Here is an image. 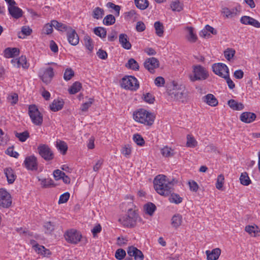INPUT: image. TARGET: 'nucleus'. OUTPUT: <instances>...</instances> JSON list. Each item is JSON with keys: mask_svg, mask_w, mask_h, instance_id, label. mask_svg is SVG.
<instances>
[{"mask_svg": "<svg viewBox=\"0 0 260 260\" xmlns=\"http://www.w3.org/2000/svg\"><path fill=\"white\" fill-rule=\"evenodd\" d=\"M245 231L251 236L256 237L260 236V229L256 225H246L245 228Z\"/></svg>", "mask_w": 260, "mask_h": 260, "instance_id": "21", "label": "nucleus"}, {"mask_svg": "<svg viewBox=\"0 0 260 260\" xmlns=\"http://www.w3.org/2000/svg\"><path fill=\"white\" fill-rule=\"evenodd\" d=\"M6 154L8 155L14 157L15 158H17L19 156V153L16 151H13V147H9L6 151Z\"/></svg>", "mask_w": 260, "mask_h": 260, "instance_id": "62", "label": "nucleus"}, {"mask_svg": "<svg viewBox=\"0 0 260 260\" xmlns=\"http://www.w3.org/2000/svg\"><path fill=\"white\" fill-rule=\"evenodd\" d=\"M155 33L158 37H162L164 34V27L163 24L160 21H156L154 24Z\"/></svg>", "mask_w": 260, "mask_h": 260, "instance_id": "31", "label": "nucleus"}, {"mask_svg": "<svg viewBox=\"0 0 260 260\" xmlns=\"http://www.w3.org/2000/svg\"><path fill=\"white\" fill-rule=\"evenodd\" d=\"M238 10L236 8L230 9L226 7L223 8L221 13L223 14L226 18H232L237 15Z\"/></svg>", "mask_w": 260, "mask_h": 260, "instance_id": "28", "label": "nucleus"}, {"mask_svg": "<svg viewBox=\"0 0 260 260\" xmlns=\"http://www.w3.org/2000/svg\"><path fill=\"white\" fill-rule=\"evenodd\" d=\"M127 254L130 256L134 257L135 260H143L144 255L142 252L134 246H130L127 249Z\"/></svg>", "mask_w": 260, "mask_h": 260, "instance_id": "14", "label": "nucleus"}, {"mask_svg": "<svg viewBox=\"0 0 260 260\" xmlns=\"http://www.w3.org/2000/svg\"><path fill=\"white\" fill-rule=\"evenodd\" d=\"M235 53V51L232 49H227L224 52V55L225 57V58L228 60H230L231 58L233 57Z\"/></svg>", "mask_w": 260, "mask_h": 260, "instance_id": "54", "label": "nucleus"}, {"mask_svg": "<svg viewBox=\"0 0 260 260\" xmlns=\"http://www.w3.org/2000/svg\"><path fill=\"white\" fill-rule=\"evenodd\" d=\"M224 179L223 175L220 174L218 176L216 183V187L218 189L220 190L222 188Z\"/></svg>", "mask_w": 260, "mask_h": 260, "instance_id": "57", "label": "nucleus"}, {"mask_svg": "<svg viewBox=\"0 0 260 260\" xmlns=\"http://www.w3.org/2000/svg\"><path fill=\"white\" fill-rule=\"evenodd\" d=\"M121 86L123 88L136 91L139 88V84L135 77L128 76L122 78Z\"/></svg>", "mask_w": 260, "mask_h": 260, "instance_id": "7", "label": "nucleus"}, {"mask_svg": "<svg viewBox=\"0 0 260 260\" xmlns=\"http://www.w3.org/2000/svg\"><path fill=\"white\" fill-rule=\"evenodd\" d=\"M39 181H41V184L44 188H47L53 184L52 180L49 178L39 179Z\"/></svg>", "mask_w": 260, "mask_h": 260, "instance_id": "53", "label": "nucleus"}, {"mask_svg": "<svg viewBox=\"0 0 260 260\" xmlns=\"http://www.w3.org/2000/svg\"><path fill=\"white\" fill-rule=\"evenodd\" d=\"M161 154L166 157L173 156L174 154V150L167 146L164 147L161 149Z\"/></svg>", "mask_w": 260, "mask_h": 260, "instance_id": "42", "label": "nucleus"}, {"mask_svg": "<svg viewBox=\"0 0 260 260\" xmlns=\"http://www.w3.org/2000/svg\"><path fill=\"white\" fill-rule=\"evenodd\" d=\"M68 40L72 45L76 46L79 42V38L75 30L72 27L67 31Z\"/></svg>", "mask_w": 260, "mask_h": 260, "instance_id": "15", "label": "nucleus"}, {"mask_svg": "<svg viewBox=\"0 0 260 260\" xmlns=\"http://www.w3.org/2000/svg\"><path fill=\"white\" fill-rule=\"evenodd\" d=\"M4 172L8 183L9 184L13 183L16 179V175L14 173V171L11 168H6L4 170Z\"/></svg>", "mask_w": 260, "mask_h": 260, "instance_id": "26", "label": "nucleus"}, {"mask_svg": "<svg viewBox=\"0 0 260 260\" xmlns=\"http://www.w3.org/2000/svg\"><path fill=\"white\" fill-rule=\"evenodd\" d=\"M226 80V83L228 85V86L229 88L232 89L235 87V83L233 82V81L231 80V79L230 77L229 73L228 74H225V76H223V78Z\"/></svg>", "mask_w": 260, "mask_h": 260, "instance_id": "60", "label": "nucleus"}, {"mask_svg": "<svg viewBox=\"0 0 260 260\" xmlns=\"http://www.w3.org/2000/svg\"><path fill=\"white\" fill-rule=\"evenodd\" d=\"M193 75H190L189 78L192 82L198 80H204L209 77L208 72L207 69L201 65L193 66Z\"/></svg>", "mask_w": 260, "mask_h": 260, "instance_id": "5", "label": "nucleus"}, {"mask_svg": "<svg viewBox=\"0 0 260 260\" xmlns=\"http://www.w3.org/2000/svg\"><path fill=\"white\" fill-rule=\"evenodd\" d=\"M64 236L66 241L72 244L78 243L82 237L80 232L74 229L66 232Z\"/></svg>", "mask_w": 260, "mask_h": 260, "instance_id": "9", "label": "nucleus"}, {"mask_svg": "<svg viewBox=\"0 0 260 260\" xmlns=\"http://www.w3.org/2000/svg\"><path fill=\"white\" fill-rule=\"evenodd\" d=\"M241 183L243 185H248L251 183V180L246 172L242 173L240 177Z\"/></svg>", "mask_w": 260, "mask_h": 260, "instance_id": "41", "label": "nucleus"}, {"mask_svg": "<svg viewBox=\"0 0 260 260\" xmlns=\"http://www.w3.org/2000/svg\"><path fill=\"white\" fill-rule=\"evenodd\" d=\"M197 145V142L194 138L190 135L187 136V147L193 148Z\"/></svg>", "mask_w": 260, "mask_h": 260, "instance_id": "46", "label": "nucleus"}, {"mask_svg": "<svg viewBox=\"0 0 260 260\" xmlns=\"http://www.w3.org/2000/svg\"><path fill=\"white\" fill-rule=\"evenodd\" d=\"M28 115L32 122L36 125H41L43 123V115L35 105H30L28 107Z\"/></svg>", "mask_w": 260, "mask_h": 260, "instance_id": "6", "label": "nucleus"}, {"mask_svg": "<svg viewBox=\"0 0 260 260\" xmlns=\"http://www.w3.org/2000/svg\"><path fill=\"white\" fill-rule=\"evenodd\" d=\"M93 101H94L93 99H91V98L89 99L88 102H85L82 105L81 107V110L84 112L87 111V110L88 109V108L92 104Z\"/></svg>", "mask_w": 260, "mask_h": 260, "instance_id": "56", "label": "nucleus"}, {"mask_svg": "<svg viewBox=\"0 0 260 260\" xmlns=\"http://www.w3.org/2000/svg\"><path fill=\"white\" fill-rule=\"evenodd\" d=\"M51 23L53 25V27L55 28V29L61 31L67 32L69 30L70 28L71 27L65 24L59 22L55 20L51 21Z\"/></svg>", "mask_w": 260, "mask_h": 260, "instance_id": "25", "label": "nucleus"}, {"mask_svg": "<svg viewBox=\"0 0 260 260\" xmlns=\"http://www.w3.org/2000/svg\"><path fill=\"white\" fill-rule=\"evenodd\" d=\"M171 8L173 11L180 12L183 9V5L179 0H175L171 4Z\"/></svg>", "mask_w": 260, "mask_h": 260, "instance_id": "38", "label": "nucleus"}, {"mask_svg": "<svg viewBox=\"0 0 260 260\" xmlns=\"http://www.w3.org/2000/svg\"><path fill=\"white\" fill-rule=\"evenodd\" d=\"M74 76V72L71 69H67L65 70L63 78L66 81H69Z\"/></svg>", "mask_w": 260, "mask_h": 260, "instance_id": "49", "label": "nucleus"}, {"mask_svg": "<svg viewBox=\"0 0 260 260\" xmlns=\"http://www.w3.org/2000/svg\"><path fill=\"white\" fill-rule=\"evenodd\" d=\"M9 138L7 135H5L2 129L0 128V145L6 144Z\"/></svg>", "mask_w": 260, "mask_h": 260, "instance_id": "51", "label": "nucleus"}, {"mask_svg": "<svg viewBox=\"0 0 260 260\" xmlns=\"http://www.w3.org/2000/svg\"><path fill=\"white\" fill-rule=\"evenodd\" d=\"M84 44L86 48L89 51H92L93 49V44L89 36H85L84 38Z\"/></svg>", "mask_w": 260, "mask_h": 260, "instance_id": "44", "label": "nucleus"}, {"mask_svg": "<svg viewBox=\"0 0 260 260\" xmlns=\"http://www.w3.org/2000/svg\"><path fill=\"white\" fill-rule=\"evenodd\" d=\"M119 41L122 47L127 50L131 48L132 45L130 43L127 36L125 34H121L119 36Z\"/></svg>", "mask_w": 260, "mask_h": 260, "instance_id": "22", "label": "nucleus"}, {"mask_svg": "<svg viewBox=\"0 0 260 260\" xmlns=\"http://www.w3.org/2000/svg\"><path fill=\"white\" fill-rule=\"evenodd\" d=\"M92 16L96 19L102 18L104 15V10L100 7H96L93 11Z\"/></svg>", "mask_w": 260, "mask_h": 260, "instance_id": "37", "label": "nucleus"}, {"mask_svg": "<svg viewBox=\"0 0 260 260\" xmlns=\"http://www.w3.org/2000/svg\"><path fill=\"white\" fill-rule=\"evenodd\" d=\"M17 63L18 67L21 66L23 68H26L28 67L25 56H21L19 57L17 60Z\"/></svg>", "mask_w": 260, "mask_h": 260, "instance_id": "55", "label": "nucleus"}, {"mask_svg": "<svg viewBox=\"0 0 260 260\" xmlns=\"http://www.w3.org/2000/svg\"><path fill=\"white\" fill-rule=\"evenodd\" d=\"M202 100L204 103L212 107L216 106L218 104L217 99L212 94H207L203 97Z\"/></svg>", "mask_w": 260, "mask_h": 260, "instance_id": "20", "label": "nucleus"}, {"mask_svg": "<svg viewBox=\"0 0 260 260\" xmlns=\"http://www.w3.org/2000/svg\"><path fill=\"white\" fill-rule=\"evenodd\" d=\"M121 153L126 157H129L132 153L131 145L129 144L124 145L121 149Z\"/></svg>", "mask_w": 260, "mask_h": 260, "instance_id": "48", "label": "nucleus"}, {"mask_svg": "<svg viewBox=\"0 0 260 260\" xmlns=\"http://www.w3.org/2000/svg\"><path fill=\"white\" fill-rule=\"evenodd\" d=\"M46 234H50L54 230L55 224L51 221L45 222L43 225Z\"/></svg>", "mask_w": 260, "mask_h": 260, "instance_id": "39", "label": "nucleus"}, {"mask_svg": "<svg viewBox=\"0 0 260 260\" xmlns=\"http://www.w3.org/2000/svg\"><path fill=\"white\" fill-rule=\"evenodd\" d=\"M228 105L234 110H242L244 109V105L241 103H238L235 100L231 99L228 101Z\"/></svg>", "mask_w": 260, "mask_h": 260, "instance_id": "27", "label": "nucleus"}, {"mask_svg": "<svg viewBox=\"0 0 260 260\" xmlns=\"http://www.w3.org/2000/svg\"><path fill=\"white\" fill-rule=\"evenodd\" d=\"M207 260H217L220 254L221 250L219 248L213 249L212 251L209 250L206 251Z\"/></svg>", "mask_w": 260, "mask_h": 260, "instance_id": "18", "label": "nucleus"}, {"mask_svg": "<svg viewBox=\"0 0 260 260\" xmlns=\"http://www.w3.org/2000/svg\"><path fill=\"white\" fill-rule=\"evenodd\" d=\"M126 255L125 251L121 248L118 249L115 253V257L119 260H121L124 258Z\"/></svg>", "mask_w": 260, "mask_h": 260, "instance_id": "50", "label": "nucleus"}, {"mask_svg": "<svg viewBox=\"0 0 260 260\" xmlns=\"http://www.w3.org/2000/svg\"><path fill=\"white\" fill-rule=\"evenodd\" d=\"M182 221V216L179 214H177L172 217L171 224L174 228H177L181 224Z\"/></svg>", "mask_w": 260, "mask_h": 260, "instance_id": "29", "label": "nucleus"}, {"mask_svg": "<svg viewBox=\"0 0 260 260\" xmlns=\"http://www.w3.org/2000/svg\"><path fill=\"white\" fill-rule=\"evenodd\" d=\"M12 204L11 195L4 189H0V207L8 208Z\"/></svg>", "mask_w": 260, "mask_h": 260, "instance_id": "11", "label": "nucleus"}, {"mask_svg": "<svg viewBox=\"0 0 260 260\" xmlns=\"http://www.w3.org/2000/svg\"><path fill=\"white\" fill-rule=\"evenodd\" d=\"M118 220L123 226L132 228L136 225L137 222L141 221V218L136 210L130 208L128 210L127 214L120 218Z\"/></svg>", "mask_w": 260, "mask_h": 260, "instance_id": "2", "label": "nucleus"}, {"mask_svg": "<svg viewBox=\"0 0 260 260\" xmlns=\"http://www.w3.org/2000/svg\"><path fill=\"white\" fill-rule=\"evenodd\" d=\"M159 61L155 57L147 58L144 63V67L151 73L154 72V69L159 67Z\"/></svg>", "mask_w": 260, "mask_h": 260, "instance_id": "13", "label": "nucleus"}, {"mask_svg": "<svg viewBox=\"0 0 260 260\" xmlns=\"http://www.w3.org/2000/svg\"><path fill=\"white\" fill-rule=\"evenodd\" d=\"M15 137L17 138L20 142H25L27 139L29 137V134L27 131L22 133H18L15 132Z\"/></svg>", "mask_w": 260, "mask_h": 260, "instance_id": "35", "label": "nucleus"}, {"mask_svg": "<svg viewBox=\"0 0 260 260\" xmlns=\"http://www.w3.org/2000/svg\"><path fill=\"white\" fill-rule=\"evenodd\" d=\"M188 34L186 36V39L190 43H194L197 41L198 37L193 32V28L192 27H187Z\"/></svg>", "mask_w": 260, "mask_h": 260, "instance_id": "30", "label": "nucleus"}, {"mask_svg": "<svg viewBox=\"0 0 260 260\" xmlns=\"http://www.w3.org/2000/svg\"><path fill=\"white\" fill-rule=\"evenodd\" d=\"M213 72L219 76L223 78L225 74L229 73L228 67L222 63H214L212 67Z\"/></svg>", "mask_w": 260, "mask_h": 260, "instance_id": "12", "label": "nucleus"}, {"mask_svg": "<svg viewBox=\"0 0 260 260\" xmlns=\"http://www.w3.org/2000/svg\"><path fill=\"white\" fill-rule=\"evenodd\" d=\"M143 99L145 101V102L149 104L153 103L155 100L154 96L150 93H147L146 94H144Z\"/></svg>", "mask_w": 260, "mask_h": 260, "instance_id": "59", "label": "nucleus"}, {"mask_svg": "<svg viewBox=\"0 0 260 260\" xmlns=\"http://www.w3.org/2000/svg\"><path fill=\"white\" fill-rule=\"evenodd\" d=\"M57 148L62 154H65L68 150V146L64 141H59L57 143Z\"/></svg>", "mask_w": 260, "mask_h": 260, "instance_id": "45", "label": "nucleus"}, {"mask_svg": "<svg viewBox=\"0 0 260 260\" xmlns=\"http://www.w3.org/2000/svg\"><path fill=\"white\" fill-rule=\"evenodd\" d=\"M8 100L12 105L16 104L18 101V94L16 93H13L11 94L8 97Z\"/></svg>", "mask_w": 260, "mask_h": 260, "instance_id": "52", "label": "nucleus"}, {"mask_svg": "<svg viewBox=\"0 0 260 260\" xmlns=\"http://www.w3.org/2000/svg\"><path fill=\"white\" fill-rule=\"evenodd\" d=\"M70 196V194L68 192L62 194L59 197L58 204H60L66 203L69 200Z\"/></svg>", "mask_w": 260, "mask_h": 260, "instance_id": "58", "label": "nucleus"}, {"mask_svg": "<svg viewBox=\"0 0 260 260\" xmlns=\"http://www.w3.org/2000/svg\"><path fill=\"white\" fill-rule=\"evenodd\" d=\"M136 29L138 32H142L146 29V26L143 22L140 21L137 22Z\"/></svg>", "mask_w": 260, "mask_h": 260, "instance_id": "61", "label": "nucleus"}, {"mask_svg": "<svg viewBox=\"0 0 260 260\" xmlns=\"http://www.w3.org/2000/svg\"><path fill=\"white\" fill-rule=\"evenodd\" d=\"M125 67L128 69L135 71H137L139 69L138 63L134 58H130L125 64Z\"/></svg>", "mask_w": 260, "mask_h": 260, "instance_id": "33", "label": "nucleus"}, {"mask_svg": "<svg viewBox=\"0 0 260 260\" xmlns=\"http://www.w3.org/2000/svg\"><path fill=\"white\" fill-rule=\"evenodd\" d=\"M135 4L137 8L144 10L149 6L148 0H134Z\"/></svg>", "mask_w": 260, "mask_h": 260, "instance_id": "32", "label": "nucleus"}, {"mask_svg": "<svg viewBox=\"0 0 260 260\" xmlns=\"http://www.w3.org/2000/svg\"><path fill=\"white\" fill-rule=\"evenodd\" d=\"M63 175H64V173L58 169L55 170L53 172V176L56 180L61 179Z\"/></svg>", "mask_w": 260, "mask_h": 260, "instance_id": "64", "label": "nucleus"}, {"mask_svg": "<svg viewBox=\"0 0 260 260\" xmlns=\"http://www.w3.org/2000/svg\"><path fill=\"white\" fill-rule=\"evenodd\" d=\"M8 9L9 14L15 19H18L23 15L22 10L18 7L15 6V5L12 7H8Z\"/></svg>", "mask_w": 260, "mask_h": 260, "instance_id": "19", "label": "nucleus"}, {"mask_svg": "<svg viewBox=\"0 0 260 260\" xmlns=\"http://www.w3.org/2000/svg\"><path fill=\"white\" fill-rule=\"evenodd\" d=\"M134 118L136 121L151 126L154 122L155 115L144 109H140L134 113Z\"/></svg>", "mask_w": 260, "mask_h": 260, "instance_id": "3", "label": "nucleus"}, {"mask_svg": "<svg viewBox=\"0 0 260 260\" xmlns=\"http://www.w3.org/2000/svg\"><path fill=\"white\" fill-rule=\"evenodd\" d=\"M81 87V83L79 82L76 81L74 83L69 89V92L70 94H75L80 90Z\"/></svg>", "mask_w": 260, "mask_h": 260, "instance_id": "34", "label": "nucleus"}, {"mask_svg": "<svg viewBox=\"0 0 260 260\" xmlns=\"http://www.w3.org/2000/svg\"><path fill=\"white\" fill-rule=\"evenodd\" d=\"M144 210L147 214L151 216L155 211L156 207L155 205L152 203H148L146 204L144 207Z\"/></svg>", "mask_w": 260, "mask_h": 260, "instance_id": "36", "label": "nucleus"}, {"mask_svg": "<svg viewBox=\"0 0 260 260\" xmlns=\"http://www.w3.org/2000/svg\"><path fill=\"white\" fill-rule=\"evenodd\" d=\"M175 182L176 181L174 179L169 181L166 176L158 175L154 179V187L156 191L161 196L167 197L170 195L169 198L170 202L179 204L182 202L183 199L178 194L172 192Z\"/></svg>", "mask_w": 260, "mask_h": 260, "instance_id": "1", "label": "nucleus"}, {"mask_svg": "<svg viewBox=\"0 0 260 260\" xmlns=\"http://www.w3.org/2000/svg\"><path fill=\"white\" fill-rule=\"evenodd\" d=\"M19 49L17 48H7L4 50V56L6 58H12L19 55Z\"/></svg>", "mask_w": 260, "mask_h": 260, "instance_id": "23", "label": "nucleus"}, {"mask_svg": "<svg viewBox=\"0 0 260 260\" xmlns=\"http://www.w3.org/2000/svg\"><path fill=\"white\" fill-rule=\"evenodd\" d=\"M53 76V69L52 67H49L45 69L41 77L44 82L48 84L51 81Z\"/></svg>", "mask_w": 260, "mask_h": 260, "instance_id": "16", "label": "nucleus"}, {"mask_svg": "<svg viewBox=\"0 0 260 260\" xmlns=\"http://www.w3.org/2000/svg\"><path fill=\"white\" fill-rule=\"evenodd\" d=\"M133 139L134 141L139 146H142L145 144L144 139L140 134H134Z\"/></svg>", "mask_w": 260, "mask_h": 260, "instance_id": "47", "label": "nucleus"}, {"mask_svg": "<svg viewBox=\"0 0 260 260\" xmlns=\"http://www.w3.org/2000/svg\"><path fill=\"white\" fill-rule=\"evenodd\" d=\"M94 33L101 38H105L107 35V31L105 28L102 27H97L94 29Z\"/></svg>", "mask_w": 260, "mask_h": 260, "instance_id": "40", "label": "nucleus"}, {"mask_svg": "<svg viewBox=\"0 0 260 260\" xmlns=\"http://www.w3.org/2000/svg\"><path fill=\"white\" fill-rule=\"evenodd\" d=\"M168 94L175 100L181 101L182 103L187 102L188 98V91L183 86H180L178 88L174 86L172 89L168 92Z\"/></svg>", "mask_w": 260, "mask_h": 260, "instance_id": "4", "label": "nucleus"}, {"mask_svg": "<svg viewBox=\"0 0 260 260\" xmlns=\"http://www.w3.org/2000/svg\"><path fill=\"white\" fill-rule=\"evenodd\" d=\"M23 165L29 171H36L38 169V159L34 155L26 157Z\"/></svg>", "mask_w": 260, "mask_h": 260, "instance_id": "10", "label": "nucleus"}, {"mask_svg": "<svg viewBox=\"0 0 260 260\" xmlns=\"http://www.w3.org/2000/svg\"><path fill=\"white\" fill-rule=\"evenodd\" d=\"M256 116L255 114L250 112L242 113L240 116V120L245 123H249L255 120Z\"/></svg>", "mask_w": 260, "mask_h": 260, "instance_id": "17", "label": "nucleus"}, {"mask_svg": "<svg viewBox=\"0 0 260 260\" xmlns=\"http://www.w3.org/2000/svg\"><path fill=\"white\" fill-rule=\"evenodd\" d=\"M64 102L62 100H54L50 105V109L53 112H56L60 110L63 106Z\"/></svg>", "mask_w": 260, "mask_h": 260, "instance_id": "24", "label": "nucleus"}, {"mask_svg": "<svg viewBox=\"0 0 260 260\" xmlns=\"http://www.w3.org/2000/svg\"><path fill=\"white\" fill-rule=\"evenodd\" d=\"M37 150L41 157L47 161L53 160L54 157L53 151L50 147L46 144H40L38 147Z\"/></svg>", "mask_w": 260, "mask_h": 260, "instance_id": "8", "label": "nucleus"}, {"mask_svg": "<svg viewBox=\"0 0 260 260\" xmlns=\"http://www.w3.org/2000/svg\"><path fill=\"white\" fill-rule=\"evenodd\" d=\"M53 25L51 23V24H46L43 28V32L44 34L47 35H49L51 34L53 31Z\"/></svg>", "mask_w": 260, "mask_h": 260, "instance_id": "63", "label": "nucleus"}, {"mask_svg": "<svg viewBox=\"0 0 260 260\" xmlns=\"http://www.w3.org/2000/svg\"><path fill=\"white\" fill-rule=\"evenodd\" d=\"M115 22V17L109 14L107 15L103 19V23L106 25H110L113 24Z\"/></svg>", "mask_w": 260, "mask_h": 260, "instance_id": "43", "label": "nucleus"}]
</instances>
